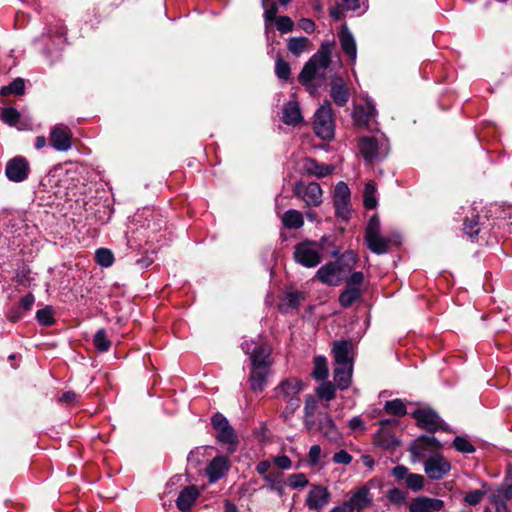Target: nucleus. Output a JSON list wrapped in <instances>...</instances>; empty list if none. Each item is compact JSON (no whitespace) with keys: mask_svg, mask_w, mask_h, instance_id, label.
Instances as JSON below:
<instances>
[{"mask_svg":"<svg viewBox=\"0 0 512 512\" xmlns=\"http://www.w3.org/2000/svg\"><path fill=\"white\" fill-rule=\"evenodd\" d=\"M323 246L321 243L304 240L294 247L293 259L296 263L306 268H313L322 261Z\"/></svg>","mask_w":512,"mask_h":512,"instance_id":"obj_6","label":"nucleus"},{"mask_svg":"<svg viewBox=\"0 0 512 512\" xmlns=\"http://www.w3.org/2000/svg\"><path fill=\"white\" fill-rule=\"evenodd\" d=\"M380 234V220L377 215H373L366 227L365 239L372 238Z\"/></svg>","mask_w":512,"mask_h":512,"instance_id":"obj_48","label":"nucleus"},{"mask_svg":"<svg viewBox=\"0 0 512 512\" xmlns=\"http://www.w3.org/2000/svg\"><path fill=\"white\" fill-rule=\"evenodd\" d=\"M376 107L372 99L367 98L364 105L355 107L353 117L356 125L366 126L376 116Z\"/></svg>","mask_w":512,"mask_h":512,"instance_id":"obj_18","label":"nucleus"},{"mask_svg":"<svg viewBox=\"0 0 512 512\" xmlns=\"http://www.w3.org/2000/svg\"><path fill=\"white\" fill-rule=\"evenodd\" d=\"M361 296L360 288L348 287L340 294L339 303L342 307H350Z\"/></svg>","mask_w":512,"mask_h":512,"instance_id":"obj_34","label":"nucleus"},{"mask_svg":"<svg viewBox=\"0 0 512 512\" xmlns=\"http://www.w3.org/2000/svg\"><path fill=\"white\" fill-rule=\"evenodd\" d=\"M275 73L279 79L288 80L291 75L289 63L279 57L276 60Z\"/></svg>","mask_w":512,"mask_h":512,"instance_id":"obj_46","label":"nucleus"},{"mask_svg":"<svg viewBox=\"0 0 512 512\" xmlns=\"http://www.w3.org/2000/svg\"><path fill=\"white\" fill-rule=\"evenodd\" d=\"M484 496V493L481 490H474L465 496V502L469 505H476L478 504Z\"/></svg>","mask_w":512,"mask_h":512,"instance_id":"obj_55","label":"nucleus"},{"mask_svg":"<svg viewBox=\"0 0 512 512\" xmlns=\"http://www.w3.org/2000/svg\"><path fill=\"white\" fill-rule=\"evenodd\" d=\"M25 83L22 78L14 79L9 85L4 86L0 90V94L3 96L7 95H21L24 93Z\"/></svg>","mask_w":512,"mask_h":512,"instance_id":"obj_38","label":"nucleus"},{"mask_svg":"<svg viewBox=\"0 0 512 512\" xmlns=\"http://www.w3.org/2000/svg\"><path fill=\"white\" fill-rule=\"evenodd\" d=\"M49 140L56 151L66 152L72 146V132L68 126L57 124L51 129Z\"/></svg>","mask_w":512,"mask_h":512,"instance_id":"obj_11","label":"nucleus"},{"mask_svg":"<svg viewBox=\"0 0 512 512\" xmlns=\"http://www.w3.org/2000/svg\"><path fill=\"white\" fill-rule=\"evenodd\" d=\"M36 319L40 325L49 327L55 323L53 311L50 306L39 309L36 313Z\"/></svg>","mask_w":512,"mask_h":512,"instance_id":"obj_42","label":"nucleus"},{"mask_svg":"<svg viewBox=\"0 0 512 512\" xmlns=\"http://www.w3.org/2000/svg\"><path fill=\"white\" fill-rule=\"evenodd\" d=\"M96 262L102 267H110L114 262L113 253L106 248H99L95 252Z\"/></svg>","mask_w":512,"mask_h":512,"instance_id":"obj_41","label":"nucleus"},{"mask_svg":"<svg viewBox=\"0 0 512 512\" xmlns=\"http://www.w3.org/2000/svg\"><path fill=\"white\" fill-rule=\"evenodd\" d=\"M267 1L268 0H262V6L263 8L265 9V12H264V19H265V22L266 24L273 21V20H276L277 17V13H278V5L276 2H271L269 4V6H267Z\"/></svg>","mask_w":512,"mask_h":512,"instance_id":"obj_49","label":"nucleus"},{"mask_svg":"<svg viewBox=\"0 0 512 512\" xmlns=\"http://www.w3.org/2000/svg\"><path fill=\"white\" fill-rule=\"evenodd\" d=\"M453 448L459 449V448H474L469 441L461 436H457L453 440Z\"/></svg>","mask_w":512,"mask_h":512,"instance_id":"obj_60","label":"nucleus"},{"mask_svg":"<svg viewBox=\"0 0 512 512\" xmlns=\"http://www.w3.org/2000/svg\"><path fill=\"white\" fill-rule=\"evenodd\" d=\"M336 388L331 382H323L316 390L318 397L331 401L335 397Z\"/></svg>","mask_w":512,"mask_h":512,"instance_id":"obj_44","label":"nucleus"},{"mask_svg":"<svg viewBox=\"0 0 512 512\" xmlns=\"http://www.w3.org/2000/svg\"><path fill=\"white\" fill-rule=\"evenodd\" d=\"M315 277L323 284L337 286L341 281V266L338 262H329L321 266Z\"/></svg>","mask_w":512,"mask_h":512,"instance_id":"obj_16","label":"nucleus"},{"mask_svg":"<svg viewBox=\"0 0 512 512\" xmlns=\"http://www.w3.org/2000/svg\"><path fill=\"white\" fill-rule=\"evenodd\" d=\"M330 96L337 106H345L350 98V92L347 85L341 78L333 81L330 89Z\"/></svg>","mask_w":512,"mask_h":512,"instance_id":"obj_22","label":"nucleus"},{"mask_svg":"<svg viewBox=\"0 0 512 512\" xmlns=\"http://www.w3.org/2000/svg\"><path fill=\"white\" fill-rule=\"evenodd\" d=\"M358 147L364 160L369 163L383 160L390 151L389 141L384 135L362 137Z\"/></svg>","mask_w":512,"mask_h":512,"instance_id":"obj_5","label":"nucleus"},{"mask_svg":"<svg viewBox=\"0 0 512 512\" xmlns=\"http://www.w3.org/2000/svg\"><path fill=\"white\" fill-rule=\"evenodd\" d=\"M387 498L392 503L402 504L407 499V492L399 488H393L388 491Z\"/></svg>","mask_w":512,"mask_h":512,"instance_id":"obj_51","label":"nucleus"},{"mask_svg":"<svg viewBox=\"0 0 512 512\" xmlns=\"http://www.w3.org/2000/svg\"><path fill=\"white\" fill-rule=\"evenodd\" d=\"M490 499L510 501L512 499V484L497 487L491 492Z\"/></svg>","mask_w":512,"mask_h":512,"instance_id":"obj_43","label":"nucleus"},{"mask_svg":"<svg viewBox=\"0 0 512 512\" xmlns=\"http://www.w3.org/2000/svg\"><path fill=\"white\" fill-rule=\"evenodd\" d=\"M350 349L351 343L349 341H338L334 343L332 351L336 366L352 365Z\"/></svg>","mask_w":512,"mask_h":512,"instance_id":"obj_24","label":"nucleus"},{"mask_svg":"<svg viewBox=\"0 0 512 512\" xmlns=\"http://www.w3.org/2000/svg\"><path fill=\"white\" fill-rule=\"evenodd\" d=\"M317 409V402L313 396H308L304 405V422L309 429H313L315 422L313 420L314 413Z\"/></svg>","mask_w":512,"mask_h":512,"instance_id":"obj_36","label":"nucleus"},{"mask_svg":"<svg viewBox=\"0 0 512 512\" xmlns=\"http://www.w3.org/2000/svg\"><path fill=\"white\" fill-rule=\"evenodd\" d=\"M29 172V162L22 156L14 157L6 164L5 174L12 182H22L26 180Z\"/></svg>","mask_w":512,"mask_h":512,"instance_id":"obj_12","label":"nucleus"},{"mask_svg":"<svg viewBox=\"0 0 512 512\" xmlns=\"http://www.w3.org/2000/svg\"><path fill=\"white\" fill-rule=\"evenodd\" d=\"M312 377L316 380H324L328 376V363L324 356H316L313 361Z\"/></svg>","mask_w":512,"mask_h":512,"instance_id":"obj_33","label":"nucleus"},{"mask_svg":"<svg viewBox=\"0 0 512 512\" xmlns=\"http://www.w3.org/2000/svg\"><path fill=\"white\" fill-rule=\"evenodd\" d=\"M341 2L346 10L355 11L361 7V0H341Z\"/></svg>","mask_w":512,"mask_h":512,"instance_id":"obj_62","label":"nucleus"},{"mask_svg":"<svg viewBox=\"0 0 512 512\" xmlns=\"http://www.w3.org/2000/svg\"><path fill=\"white\" fill-rule=\"evenodd\" d=\"M330 512H355L348 501H344L341 505L334 507Z\"/></svg>","mask_w":512,"mask_h":512,"instance_id":"obj_64","label":"nucleus"},{"mask_svg":"<svg viewBox=\"0 0 512 512\" xmlns=\"http://www.w3.org/2000/svg\"><path fill=\"white\" fill-rule=\"evenodd\" d=\"M330 493L323 486H314L307 495L306 503L310 510L319 511L329 502Z\"/></svg>","mask_w":512,"mask_h":512,"instance_id":"obj_17","label":"nucleus"},{"mask_svg":"<svg viewBox=\"0 0 512 512\" xmlns=\"http://www.w3.org/2000/svg\"><path fill=\"white\" fill-rule=\"evenodd\" d=\"M348 427L352 432H363L365 424L360 416H355L348 422Z\"/></svg>","mask_w":512,"mask_h":512,"instance_id":"obj_54","label":"nucleus"},{"mask_svg":"<svg viewBox=\"0 0 512 512\" xmlns=\"http://www.w3.org/2000/svg\"><path fill=\"white\" fill-rule=\"evenodd\" d=\"M276 27L281 33H289L294 30V22L288 16H279L275 20Z\"/></svg>","mask_w":512,"mask_h":512,"instance_id":"obj_50","label":"nucleus"},{"mask_svg":"<svg viewBox=\"0 0 512 512\" xmlns=\"http://www.w3.org/2000/svg\"><path fill=\"white\" fill-rule=\"evenodd\" d=\"M353 365L336 366L334 368V381L341 390L347 389L351 384Z\"/></svg>","mask_w":512,"mask_h":512,"instance_id":"obj_31","label":"nucleus"},{"mask_svg":"<svg viewBox=\"0 0 512 512\" xmlns=\"http://www.w3.org/2000/svg\"><path fill=\"white\" fill-rule=\"evenodd\" d=\"M339 41L341 44L342 50L349 57L351 62L354 64L357 58V47L355 39L350 32V30L346 26H342L339 32Z\"/></svg>","mask_w":512,"mask_h":512,"instance_id":"obj_20","label":"nucleus"},{"mask_svg":"<svg viewBox=\"0 0 512 512\" xmlns=\"http://www.w3.org/2000/svg\"><path fill=\"white\" fill-rule=\"evenodd\" d=\"M303 299L304 294L302 292H288L281 299L278 308L282 313H289L290 311L296 310Z\"/></svg>","mask_w":512,"mask_h":512,"instance_id":"obj_28","label":"nucleus"},{"mask_svg":"<svg viewBox=\"0 0 512 512\" xmlns=\"http://www.w3.org/2000/svg\"><path fill=\"white\" fill-rule=\"evenodd\" d=\"M298 26L301 30H303L304 32L310 34V33H313L315 31V23L309 19V18H301L299 21H298Z\"/></svg>","mask_w":512,"mask_h":512,"instance_id":"obj_57","label":"nucleus"},{"mask_svg":"<svg viewBox=\"0 0 512 512\" xmlns=\"http://www.w3.org/2000/svg\"><path fill=\"white\" fill-rule=\"evenodd\" d=\"M333 459L336 463L348 464L351 462L352 457L345 450H340L334 455Z\"/></svg>","mask_w":512,"mask_h":512,"instance_id":"obj_59","label":"nucleus"},{"mask_svg":"<svg viewBox=\"0 0 512 512\" xmlns=\"http://www.w3.org/2000/svg\"><path fill=\"white\" fill-rule=\"evenodd\" d=\"M199 496V491L195 486H188L184 488L178 498H177V507L181 511H187L191 508L193 503Z\"/></svg>","mask_w":512,"mask_h":512,"instance_id":"obj_27","label":"nucleus"},{"mask_svg":"<svg viewBox=\"0 0 512 512\" xmlns=\"http://www.w3.org/2000/svg\"><path fill=\"white\" fill-rule=\"evenodd\" d=\"M375 192V184L373 182H368L364 188V206L367 209H374L377 206Z\"/></svg>","mask_w":512,"mask_h":512,"instance_id":"obj_40","label":"nucleus"},{"mask_svg":"<svg viewBox=\"0 0 512 512\" xmlns=\"http://www.w3.org/2000/svg\"><path fill=\"white\" fill-rule=\"evenodd\" d=\"M384 410L391 415L403 416L406 414V406L401 399L387 401Z\"/></svg>","mask_w":512,"mask_h":512,"instance_id":"obj_39","label":"nucleus"},{"mask_svg":"<svg viewBox=\"0 0 512 512\" xmlns=\"http://www.w3.org/2000/svg\"><path fill=\"white\" fill-rule=\"evenodd\" d=\"M78 395L73 391H66L62 394V396L59 398V402L65 403L68 405H73L78 402Z\"/></svg>","mask_w":512,"mask_h":512,"instance_id":"obj_58","label":"nucleus"},{"mask_svg":"<svg viewBox=\"0 0 512 512\" xmlns=\"http://www.w3.org/2000/svg\"><path fill=\"white\" fill-rule=\"evenodd\" d=\"M295 195L301 197L307 206H319L322 203L323 191L321 186L316 182H310L303 185L301 182L295 186Z\"/></svg>","mask_w":512,"mask_h":512,"instance_id":"obj_10","label":"nucleus"},{"mask_svg":"<svg viewBox=\"0 0 512 512\" xmlns=\"http://www.w3.org/2000/svg\"><path fill=\"white\" fill-rule=\"evenodd\" d=\"M364 279V275L362 272L357 271L351 274V276L347 280L348 287H358L362 284Z\"/></svg>","mask_w":512,"mask_h":512,"instance_id":"obj_56","label":"nucleus"},{"mask_svg":"<svg viewBox=\"0 0 512 512\" xmlns=\"http://www.w3.org/2000/svg\"><path fill=\"white\" fill-rule=\"evenodd\" d=\"M314 131L323 140H329L334 136V121L331 104L325 101L314 114Z\"/></svg>","mask_w":512,"mask_h":512,"instance_id":"obj_7","label":"nucleus"},{"mask_svg":"<svg viewBox=\"0 0 512 512\" xmlns=\"http://www.w3.org/2000/svg\"><path fill=\"white\" fill-rule=\"evenodd\" d=\"M380 429L376 435L378 448H396L401 444L400 431L397 429L398 421L385 419L380 422Z\"/></svg>","mask_w":512,"mask_h":512,"instance_id":"obj_8","label":"nucleus"},{"mask_svg":"<svg viewBox=\"0 0 512 512\" xmlns=\"http://www.w3.org/2000/svg\"><path fill=\"white\" fill-rule=\"evenodd\" d=\"M417 425L426 430L427 434L419 436L410 448H442L441 440L434 436L438 430H444L443 420L432 409H418L412 413Z\"/></svg>","mask_w":512,"mask_h":512,"instance_id":"obj_2","label":"nucleus"},{"mask_svg":"<svg viewBox=\"0 0 512 512\" xmlns=\"http://www.w3.org/2000/svg\"><path fill=\"white\" fill-rule=\"evenodd\" d=\"M451 469L450 463L441 455L434 454L424 463V470L430 479L438 480L443 478Z\"/></svg>","mask_w":512,"mask_h":512,"instance_id":"obj_13","label":"nucleus"},{"mask_svg":"<svg viewBox=\"0 0 512 512\" xmlns=\"http://www.w3.org/2000/svg\"><path fill=\"white\" fill-rule=\"evenodd\" d=\"M497 512H508L507 501L490 499Z\"/></svg>","mask_w":512,"mask_h":512,"instance_id":"obj_63","label":"nucleus"},{"mask_svg":"<svg viewBox=\"0 0 512 512\" xmlns=\"http://www.w3.org/2000/svg\"><path fill=\"white\" fill-rule=\"evenodd\" d=\"M444 502L440 499L418 497L410 504V512H435L443 508Z\"/></svg>","mask_w":512,"mask_h":512,"instance_id":"obj_19","label":"nucleus"},{"mask_svg":"<svg viewBox=\"0 0 512 512\" xmlns=\"http://www.w3.org/2000/svg\"><path fill=\"white\" fill-rule=\"evenodd\" d=\"M23 311L19 308H12L9 313L7 314V318L9 321L15 323L19 321L23 317Z\"/></svg>","mask_w":512,"mask_h":512,"instance_id":"obj_61","label":"nucleus"},{"mask_svg":"<svg viewBox=\"0 0 512 512\" xmlns=\"http://www.w3.org/2000/svg\"><path fill=\"white\" fill-rule=\"evenodd\" d=\"M211 424L216 431V439L223 445H237L238 436L228 419L221 413H215L211 418Z\"/></svg>","mask_w":512,"mask_h":512,"instance_id":"obj_9","label":"nucleus"},{"mask_svg":"<svg viewBox=\"0 0 512 512\" xmlns=\"http://www.w3.org/2000/svg\"><path fill=\"white\" fill-rule=\"evenodd\" d=\"M319 429L325 436H327L330 439L336 437L337 435L335 425L332 419L328 416H325L323 417V419L320 420Z\"/></svg>","mask_w":512,"mask_h":512,"instance_id":"obj_45","label":"nucleus"},{"mask_svg":"<svg viewBox=\"0 0 512 512\" xmlns=\"http://www.w3.org/2000/svg\"><path fill=\"white\" fill-rule=\"evenodd\" d=\"M308 483V480L304 474H293L288 479V484L292 488L304 487Z\"/></svg>","mask_w":512,"mask_h":512,"instance_id":"obj_52","label":"nucleus"},{"mask_svg":"<svg viewBox=\"0 0 512 512\" xmlns=\"http://www.w3.org/2000/svg\"><path fill=\"white\" fill-rule=\"evenodd\" d=\"M368 248L375 254H385L388 252L391 243L398 244L392 237H384L381 234L373 236L372 238L365 239Z\"/></svg>","mask_w":512,"mask_h":512,"instance_id":"obj_29","label":"nucleus"},{"mask_svg":"<svg viewBox=\"0 0 512 512\" xmlns=\"http://www.w3.org/2000/svg\"><path fill=\"white\" fill-rule=\"evenodd\" d=\"M349 201H350V189L348 185L340 181L335 186L333 203L336 209V214L344 219L349 214Z\"/></svg>","mask_w":512,"mask_h":512,"instance_id":"obj_14","label":"nucleus"},{"mask_svg":"<svg viewBox=\"0 0 512 512\" xmlns=\"http://www.w3.org/2000/svg\"><path fill=\"white\" fill-rule=\"evenodd\" d=\"M282 223L288 229H299L304 224L303 215L298 210L289 209L282 216Z\"/></svg>","mask_w":512,"mask_h":512,"instance_id":"obj_32","label":"nucleus"},{"mask_svg":"<svg viewBox=\"0 0 512 512\" xmlns=\"http://www.w3.org/2000/svg\"><path fill=\"white\" fill-rule=\"evenodd\" d=\"M332 48L333 43L329 41L323 42L319 51L304 65L298 76L299 82L306 86L311 94L315 90L311 82L316 79L322 81L326 77V71L331 63Z\"/></svg>","mask_w":512,"mask_h":512,"instance_id":"obj_3","label":"nucleus"},{"mask_svg":"<svg viewBox=\"0 0 512 512\" xmlns=\"http://www.w3.org/2000/svg\"><path fill=\"white\" fill-rule=\"evenodd\" d=\"M309 40L306 37H292L288 40L287 48L295 56H300L308 48Z\"/></svg>","mask_w":512,"mask_h":512,"instance_id":"obj_35","label":"nucleus"},{"mask_svg":"<svg viewBox=\"0 0 512 512\" xmlns=\"http://www.w3.org/2000/svg\"><path fill=\"white\" fill-rule=\"evenodd\" d=\"M35 302V297L32 293L27 294L23 298H21L19 302V308L24 312H28L32 309L33 304Z\"/></svg>","mask_w":512,"mask_h":512,"instance_id":"obj_53","label":"nucleus"},{"mask_svg":"<svg viewBox=\"0 0 512 512\" xmlns=\"http://www.w3.org/2000/svg\"><path fill=\"white\" fill-rule=\"evenodd\" d=\"M475 208L470 207L463 223V232L471 239L475 238L481 231L482 224Z\"/></svg>","mask_w":512,"mask_h":512,"instance_id":"obj_23","label":"nucleus"},{"mask_svg":"<svg viewBox=\"0 0 512 512\" xmlns=\"http://www.w3.org/2000/svg\"><path fill=\"white\" fill-rule=\"evenodd\" d=\"M93 343L99 352H107L110 349L111 342L104 328L97 330L93 338Z\"/></svg>","mask_w":512,"mask_h":512,"instance_id":"obj_37","label":"nucleus"},{"mask_svg":"<svg viewBox=\"0 0 512 512\" xmlns=\"http://www.w3.org/2000/svg\"><path fill=\"white\" fill-rule=\"evenodd\" d=\"M20 119V113L13 107H7L2 110V120L10 125L15 126Z\"/></svg>","mask_w":512,"mask_h":512,"instance_id":"obj_47","label":"nucleus"},{"mask_svg":"<svg viewBox=\"0 0 512 512\" xmlns=\"http://www.w3.org/2000/svg\"><path fill=\"white\" fill-rule=\"evenodd\" d=\"M303 170L307 175L322 178L331 174L333 168L325 164H320L312 158H307L303 162Z\"/></svg>","mask_w":512,"mask_h":512,"instance_id":"obj_26","label":"nucleus"},{"mask_svg":"<svg viewBox=\"0 0 512 512\" xmlns=\"http://www.w3.org/2000/svg\"><path fill=\"white\" fill-rule=\"evenodd\" d=\"M355 512H360L372 502L370 490L366 486L356 489L347 500Z\"/></svg>","mask_w":512,"mask_h":512,"instance_id":"obj_21","label":"nucleus"},{"mask_svg":"<svg viewBox=\"0 0 512 512\" xmlns=\"http://www.w3.org/2000/svg\"><path fill=\"white\" fill-rule=\"evenodd\" d=\"M229 468V461L224 456H219L214 458L208 468H207V475L209 477L210 482H215L218 479H220L225 472Z\"/></svg>","mask_w":512,"mask_h":512,"instance_id":"obj_25","label":"nucleus"},{"mask_svg":"<svg viewBox=\"0 0 512 512\" xmlns=\"http://www.w3.org/2000/svg\"><path fill=\"white\" fill-rule=\"evenodd\" d=\"M392 475L398 481H404L408 489L417 492L424 486V477L420 474L410 473L403 465H397L392 470Z\"/></svg>","mask_w":512,"mask_h":512,"instance_id":"obj_15","label":"nucleus"},{"mask_svg":"<svg viewBox=\"0 0 512 512\" xmlns=\"http://www.w3.org/2000/svg\"><path fill=\"white\" fill-rule=\"evenodd\" d=\"M303 120L300 107L297 102L289 101L283 108V122L286 125L296 126Z\"/></svg>","mask_w":512,"mask_h":512,"instance_id":"obj_30","label":"nucleus"},{"mask_svg":"<svg viewBox=\"0 0 512 512\" xmlns=\"http://www.w3.org/2000/svg\"><path fill=\"white\" fill-rule=\"evenodd\" d=\"M243 351L250 355L252 371L250 375V387L255 392H261L267 382L270 368V348L265 344H256L254 341H244Z\"/></svg>","mask_w":512,"mask_h":512,"instance_id":"obj_1","label":"nucleus"},{"mask_svg":"<svg viewBox=\"0 0 512 512\" xmlns=\"http://www.w3.org/2000/svg\"><path fill=\"white\" fill-rule=\"evenodd\" d=\"M305 388L304 382L297 377H287L273 389V398L285 403L281 416L288 420L300 407V393Z\"/></svg>","mask_w":512,"mask_h":512,"instance_id":"obj_4","label":"nucleus"}]
</instances>
